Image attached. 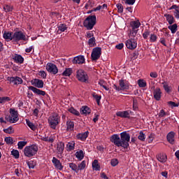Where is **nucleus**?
Listing matches in <instances>:
<instances>
[{"label":"nucleus","instance_id":"obj_23","mask_svg":"<svg viewBox=\"0 0 179 179\" xmlns=\"http://www.w3.org/2000/svg\"><path fill=\"white\" fill-rule=\"evenodd\" d=\"M13 32L10 31H4L3 34V38L4 40H6L7 41H11V40H13Z\"/></svg>","mask_w":179,"mask_h":179},{"label":"nucleus","instance_id":"obj_18","mask_svg":"<svg viewBox=\"0 0 179 179\" xmlns=\"http://www.w3.org/2000/svg\"><path fill=\"white\" fill-rule=\"evenodd\" d=\"M153 97L157 101H160L162 99V90L159 87L155 88L153 90Z\"/></svg>","mask_w":179,"mask_h":179},{"label":"nucleus","instance_id":"obj_57","mask_svg":"<svg viewBox=\"0 0 179 179\" xmlns=\"http://www.w3.org/2000/svg\"><path fill=\"white\" fill-rule=\"evenodd\" d=\"M27 163L29 166V169H34V167L36 166V164L33 161H29L27 162Z\"/></svg>","mask_w":179,"mask_h":179},{"label":"nucleus","instance_id":"obj_27","mask_svg":"<svg viewBox=\"0 0 179 179\" xmlns=\"http://www.w3.org/2000/svg\"><path fill=\"white\" fill-rule=\"evenodd\" d=\"M81 114H84L85 115H88L90 114L91 110L88 106H83L80 109Z\"/></svg>","mask_w":179,"mask_h":179},{"label":"nucleus","instance_id":"obj_5","mask_svg":"<svg viewBox=\"0 0 179 179\" xmlns=\"http://www.w3.org/2000/svg\"><path fill=\"white\" fill-rule=\"evenodd\" d=\"M5 119L8 122H10V124H15V122H17L19 121V115L17 111L13 108H10V115L6 116Z\"/></svg>","mask_w":179,"mask_h":179},{"label":"nucleus","instance_id":"obj_38","mask_svg":"<svg viewBox=\"0 0 179 179\" xmlns=\"http://www.w3.org/2000/svg\"><path fill=\"white\" fill-rule=\"evenodd\" d=\"M92 96L95 99L98 106H100V100H101V95L96 94V92L92 93Z\"/></svg>","mask_w":179,"mask_h":179},{"label":"nucleus","instance_id":"obj_55","mask_svg":"<svg viewBox=\"0 0 179 179\" xmlns=\"http://www.w3.org/2000/svg\"><path fill=\"white\" fill-rule=\"evenodd\" d=\"M10 98L8 96L1 97V104H2V103H6V101H10Z\"/></svg>","mask_w":179,"mask_h":179},{"label":"nucleus","instance_id":"obj_11","mask_svg":"<svg viewBox=\"0 0 179 179\" xmlns=\"http://www.w3.org/2000/svg\"><path fill=\"white\" fill-rule=\"evenodd\" d=\"M101 55V48H94L92 50V54H91V59L92 61H97L99 58H100V56Z\"/></svg>","mask_w":179,"mask_h":179},{"label":"nucleus","instance_id":"obj_50","mask_svg":"<svg viewBox=\"0 0 179 179\" xmlns=\"http://www.w3.org/2000/svg\"><path fill=\"white\" fill-rule=\"evenodd\" d=\"M3 132H5V134H13V132H15V130L13 129V127H9L7 129H4Z\"/></svg>","mask_w":179,"mask_h":179},{"label":"nucleus","instance_id":"obj_34","mask_svg":"<svg viewBox=\"0 0 179 179\" xmlns=\"http://www.w3.org/2000/svg\"><path fill=\"white\" fill-rule=\"evenodd\" d=\"M26 124L31 129V131H36L37 129V126L36 124H34L33 122H30L29 120H26Z\"/></svg>","mask_w":179,"mask_h":179},{"label":"nucleus","instance_id":"obj_16","mask_svg":"<svg viewBox=\"0 0 179 179\" xmlns=\"http://www.w3.org/2000/svg\"><path fill=\"white\" fill-rule=\"evenodd\" d=\"M52 163L54 164L57 170H59V171L64 170V166H62L61 161H59L55 157H52Z\"/></svg>","mask_w":179,"mask_h":179},{"label":"nucleus","instance_id":"obj_46","mask_svg":"<svg viewBox=\"0 0 179 179\" xmlns=\"http://www.w3.org/2000/svg\"><path fill=\"white\" fill-rule=\"evenodd\" d=\"M69 113H71V114H73V115H76L77 117H79V115H80V113H79V111H78L76 109L73 108H71L70 109H69Z\"/></svg>","mask_w":179,"mask_h":179},{"label":"nucleus","instance_id":"obj_43","mask_svg":"<svg viewBox=\"0 0 179 179\" xmlns=\"http://www.w3.org/2000/svg\"><path fill=\"white\" fill-rule=\"evenodd\" d=\"M138 139H139V141H141V142H145L146 139V136L143 134V131H140Z\"/></svg>","mask_w":179,"mask_h":179},{"label":"nucleus","instance_id":"obj_17","mask_svg":"<svg viewBox=\"0 0 179 179\" xmlns=\"http://www.w3.org/2000/svg\"><path fill=\"white\" fill-rule=\"evenodd\" d=\"M85 56L83 55H78L77 57H75L72 60V63L74 64L82 65V64H85Z\"/></svg>","mask_w":179,"mask_h":179},{"label":"nucleus","instance_id":"obj_10","mask_svg":"<svg viewBox=\"0 0 179 179\" xmlns=\"http://www.w3.org/2000/svg\"><path fill=\"white\" fill-rule=\"evenodd\" d=\"M13 41H26V35L22 31H15L13 35Z\"/></svg>","mask_w":179,"mask_h":179},{"label":"nucleus","instance_id":"obj_2","mask_svg":"<svg viewBox=\"0 0 179 179\" xmlns=\"http://www.w3.org/2000/svg\"><path fill=\"white\" fill-rule=\"evenodd\" d=\"M96 22L97 18L96 17V15H90L84 20L83 26L87 30H93Z\"/></svg>","mask_w":179,"mask_h":179},{"label":"nucleus","instance_id":"obj_63","mask_svg":"<svg viewBox=\"0 0 179 179\" xmlns=\"http://www.w3.org/2000/svg\"><path fill=\"white\" fill-rule=\"evenodd\" d=\"M136 1V0H126V3H127V5H134Z\"/></svg>","mask_w":179,"mask_h":179},{"label":"nucleus","instance_id":"obj_35","mask_svg":"<svg viewBox=\"0 0 179 179\" xmlns=\"http://www.w3.org/2000/svg\"><path fill=\"white\" fill-rule=\"evenodd\" d=\"M137 84L138 85L139 87H146V86H148L146 80L143 79H138L137 80Z\"/></svg>","mask_w":179,"mask_h":179},{"label":"nucleus","instance_id":"obj_64","mask_svg":"<svg viewBox=\"0 0 179 179\" xmlns=\"http://www.w3.org/2000/svg\"><path fill=\"white\" fill-rule=\"evenodd\" d=\"M166 115V112L164 110L162 109L159 113V117H164Z\"/></svg>","mask_w":179,"mask_h":179},{"label":"nucleus","instance_id":"obj_37","mask_svg":"<svg viewBox=\"0 0 179 179\" xmlns=\"http://www.w3.org/2000/svg\"><path fill=\"white\" fill-rule=\"evenodd\" d=\"M99 85L101 86L103 89H105V90H110V88H108L107 86V83L103 80H100L99 81Z\"/></svg>","mask_w":179,"mask_h":179},{"label":"nucleus","instance_id":"obj_24","mask_svg":"<svg viewBox=\"0 0 179 179\" xmlns=\"http://www.w3.org/2000/svg\"><path fill=\"white\" fill-rule=\"evenodd\" d=\"M157 159L160 163H166L167 162V155L164 153H160L157 155Z\"/></svg>","mask_w":179,"mask_h":179},{"label":"nucleus","instance_id":"obj_22","mask_svg":"<svg viewBox=\"0 0 179 179\" xmlns=\"http://www.w3.org/2000/svg\"><path fill=\"white\" fill-rule=\"evenodd\" d=\"M12 58L14 62H16V64H23V62H24V59L23 58V57L18 54H15L14 55H12Z\"/></svg>","mask_w":179,"mask_h":179},{"label":"nucleus","instance_id":"obj_59","mask_svg":"<svg viewBox=\"0 0 179 179\" xmlns=\"http://www.w3.org/2000/svg\"><path fill=\"white\" fill-rule=\"evenodd\" d=\"M39 73H40V76H41V78H43V79H45L47 78V73H45V71H41L39 72Z\"/></svg>","mask_w":179,"mask_h":179},{"label":"nucleus","instance_id":"obj_56","mask_svg":"<svg viewBox=\"0 0 179 179\" xmlns=\"http://www.w3.org/2000/svg\"><path fill=\"white\" fill-rule=\"evenodd\" d=\"M110 164L113 167H115V166L118 165V159H113L110 161Z\"/></svg>","mask_w":179,"mask_h":179},{"label":"nucleus","instance_id":"obj_29","mask_svg":"<svg viewBox=\"0 0 179 179\" xmlns=\"http://www.w3.org/2000/svg\"><path fill=\"white\" fill-rule=\"evenodd\" d=\"M164 17H166V21L169 24H173L174 23V17L170 14H164Z\"/></svg>","mask_w":179,"mask_h":179},{"label":"nucleus","instance_id":"obj_25","mask_svg":"<svg viewBox=\"0 0 179 179\" xmlns=\"http://www.w3.org/2000/svg\"><path fill=\"white\" fill-rule=\"evenodd\" d=\"M87 136H89V131H85L84 133L77 134L76 138L80 141H86V139H87Z\"/></svg>","mask_w":179,"mask_h":179},{"label":"nucleus","instance_id":"obj_1","mask_svg":"<svg viewBox=\"0 0 179 179\" xmlns=\"http://www.w3.org/2000/svg\"><path fill=\"white\" fill-rule=\"evenodd\" d=\"M131 141V136L127 131L120 133V138L118 134H113L110 136V142L117 148H123L128 149L129 146V141Z\"/></svg>","mask_w":179,"mask_h":179},{"label":"nucleus","instance_id":"obj_3","mask_svg":"<svg viewBox=\"0 0 179 179\" xmlns=\"http://www.w3.org/2000/svg\"><path fill=\"white\" fill-rule=\"evenodd\" d=\"M37 152H38V146L36 144L26 146L24 148V155L27 157H33V156L37 155Z\"/></svg>","mask_w":179,"mask_h":179},{"label":"nucleus","instance_id":"obj_9","mask_svg":"<svg viewBox=\"0 0 179 179\" xmlns=\"http://www.w3.org/2000/svg\"><path fill=\"white\" fill-rule=\"evenodd\" d=\"M126 47L129 50H135L138 47V41L136 38H133L126 41Z\"/></svg>","mask_w":179,"mask_h":179},{"label":"nucleus","instance_id":"obj_31","mask_svg":"<svg viewBox=\"0 0 179 179\" xmlns=\"http://www.w3.org/2000/svg\"><path fill=\"white\" fill-rule=\"evenodd\" d=\"M67 131H73V128H75V124L71 120H67Z\"/></svg>","mask_w":179,"mask_h":179},{"label":"nucleus","instance_id":"obj_42","mask_svg":"<svg viewBox=\"0 0 179 179\" xmlns=\"http://www.w3.org/2000/svg\"><path fill=\"white\" fill-rule=\"evenodd\" d=\"M78 171L79 170L82 171V170H85V169H86V161H83L80 164H78Z\"/></svg>","mask_w":179,"mask_h":179},{"label":"nucleus","instance_id":"obj_60","mask_svg":"<svg viewBox=\"0 0 179 179\" xmlns=\"http://www.w3.org/2000/svg\"><path fill=\"white\" fill-rule=\"evenodd\" d=\"M115 48H117V50H122L124 48V43H119L118 45H116Z\"/></svg>","mask_w":179,"mask_h":179},{"label":"nucleus","instance_id":"obj_15","mask_svg":"<svg viewBox=\"0 0 179 179\" xmlns=\"http://www.w3.org/2000/svg\"><path fill=\"white\" fill-rule=\"evenodd\" d=\"M129 114H132L131 110L118 111L116 113L117 117H120L121 118H131Z\"/></svg>","mask_w":179,"mask_h":179},{"label":"nucleus","instance_id":"obj_40","mask_svg":"<svg viewBox=\"0 0 179 179\" xmlns=\"http://www.w3.org/2000/svg\"><path fill=\"white\" fill-rule=\"evenodd\" d=\"M88 45H90V47H94V45H96V38H90L88 40Z\"/></svg>","mask_w":179,"mask_h":179},{"label":"nucleus","instance_id":"obj_14","mask_svg":"<svg viewBox=\"0 0 179 179\" xmlns=\"http://www.w3.org/2000/svg\"><path fill=\"white\" fill-rule=\"evenodd\" d=\"M31 83L35 87H38V89H43L44 87V82L43 80L35 78L31 81Z\"/></svg>","mask_w":179,"mask_h":179},{"label":"nucleus","instance_id":"obj_8","mask_svg":"<svg viewBox=\"0 0 179 179\" xmlns=\"http://www.w3.org/2000/svg\"><path fill=\"white\" fill-rule=\"evenodd\" d=\"M130 27H131L130 34L132 37H135L138 34V29L141 27V22H139V20L131 21L130 22Z\"/></svg>","mask_w":179,"mask_h":179},{"label":"nucleus","instance_id":"obj_19","mask_svg":"<svg viewBox=\"0 0 179 179\" xmlns=\"http://www.w3.org/2000/svg\"><path fill=\"white\" fill-rule=\"evenodd\" d=\"M65 150V143L62 141H59L57 143V155H62Z\"/></svg>","mask_w":179,"mask_h":179},{"label":"nucleus","instance_id":"obj_45","mask_svg":"<svg viewBox=\"0 0 179 179\" xmlns=\"http://www.w3.org/2000/svg\"><path fill=\"white\" fill-rule=\"evenodd\" d=\"M162 85L166 93H170V92H171V90H170V87H169V84L167 83V82L164 81V83H162Z\"/></svg>","mask_w":179,"mask_h":179},{"label":"nucleus","instance_id":"obj_4","mask_svg":"<svg viewBox=\"0 0 179 179\" xmlns=\"http://www.w3.org/2000/svg\"><path fill=\"white\" fill-rule=\"evenodd\" d=\"M59 122H61V116L58 113H53L48 118V124L52 129H57V125Z\"/></svg>","mask_w":179,"mask_h":179},{"label":"nucleus","instance_id":"obj_52","mask_svg":"<svg viewBox=\"0 0 179 179\" xmlns=\"http://www.w3.org/2000/svg\"><path fill=\"white\" fill-rule=\"evenodd\" d=\"M116 7L119 13H122V12H124V6H122V4L117 3L116 4Z\"/></svg>","mask_w":179,"mask_h":179},{"label":"nucleus","instance_id":"obj_20","mask_svg":"<svg viewBox=\"0 0 179 179\" xmlns=\"http://www.w3.org/2000/svg\"><path fill=\"white\" fill-rule=\"evenodd\" d=\"M175 136H176V133L174 131H170L167 134L166 139L171 145H174V143H176V140L174 139Z\"/></svg>","mask_w":179,"mask_h":179},{"label":"nucleus","instance_id":"obj_28","mask_svg":"<svg viewBox=\"0 0 179 179\" xmlns=\"http://www.w3.org/2000/svg\"><path fill=\"white\" fill-rule=\"evenodd\" d=\"M57 29H58V33L59 34L64 33L65 30L68 29V26H66V24H59L57 27Z\"/></svg>","mask_w":179,"mask_h":179},{"label":"nucleus","instance_id":"obj_32","mask_svg":"<svg viewBox=\"0 0 179 179\" xmlns=\"http://www.w3.org/2000/svg\"><path fill=\"white\" fill-rule=\"evenodd\" d=\"M92 169L96 171H100V165L99 164V161L97 159H94L92 162Z\"/></svg>","mask_w":179,"mask_h":179},{"label":"nucleus","instance_id":"obj_48","mask_svg":"<svg viewBox=\"0 0 179 179\" xmlns=\"http://www.w3.org/2000/svg\"><path fill=\"white\" fill-rule=\"evenodd\" d=\"M26 145H27V141H19L17 143L18 149H23Z\"/></svg>","mask_w":179,"mask_h":179},{"label":"nucleus","instance_id":"obj_33","mask_svg":"<svg viewBox=\"0 0 179 179\" xmlns=\"http://www.w3.org/2000/svg\"><path fill=\"white\" fill-rule=\"evenodd\" d=\"M76 157L79 160H83V158L85 157V152H83V150H80L79 151H77L76 152Z\"/></svg>","mask_w":179,"mask_h":179},{"label":"nucleus","instance_id":"obj_61","mask_svg":"<svg viewBox=\"0 0 179 179\" xmlns=\"http://www.w3.org/2000/svg\"><path fill=\"white\" fill-rule=\"evenodd\" d=\"M150 78H157V76H158L157 72H151L150 73Z\"/></svg>","mask_w":179,"mask_h":179},{"label":"nucleus","instance_id":"obj_47","mask_svg":"<svg viewBox=\"0 0 179 179\" xmlns=\"http://www.w3.org/2000/svg\"><path fill=\"white\" fill-rule=\"evenodd\" d=\"M156 41H157V36L155 34H150V43H156Z\"/></svg>","mask_w":179,"mask_h":179},{"label":"nucleus","instance_id":"obj_6","mask_svg":"<svg viewBox=\"0 0 179 179\" xmlns=\"http://www.w3.org/2000/svg\"><path fill=\"white\" fill-rule=\"evenodd\" d=\"M76 78L83 83H89V76L83 69H79L76 71Z\"/></svg>","mask_w":179,"mask_h":179},{"label":"nucleus","instance_id":"obj_21","mask_svg":"<svg viewBox=\"0 0 179 179\" xmlns=\"http://www.w3.org/2000/svg\"><path fill=\"white\" fill-rule=\"evenodd\" d=\"M29 90H31V92H34L35 94H38V96H45V91L39 90L34 86H29Z\"/></svg>","mask_w":179,"mask_h":179},{"label":"nucleus","instance_id":"obj_30","mask_svg":"<svg viewBox=\"0 0 179 179\" xmlns=\"http://www.w3.org/2000/svg\"><path fill=\"white\" fill-rule=\"evenodd\" d=\"M67 151L72 152V150H75V141L69 142L66 144Z\"/></svg>","mask_w":179,"mask_h":179},{"label":"nucleus","instance_id":"obj_58","mask_svg":"<svg viewBox=\"0 0 179 179\" xmlns=\"http://www.w3.org/2000/svg\"><path fill=\"white\" fill-rule=\"evenodd\" d=\"M86 37L87 38H92L93 37H94V34L93 33V31H87L86 33Z\"/></svg>","mask_w":179,"mask_h":179},{"label":"nucleus","instance_id":"obj_12","mask_svg":"<svg viewBox=\"0 0 179 179\" xmlns=\"http://www.w3.org/2000/svg\"><path fill=\"white\" fill-rule=\"evenodd\" d=\"M7 80H9L10 83H12L15 86L23 83V79L19 76L8 77Z\"/></svg>","mask_w":179,"mask_h":179},{"label":"nucleus","instance_id":"obj_53","mask_svg":"<svg viewBox=\"0 0 179 179\" xmlns=\"http://www.w3.org/2000/svg\"><path fill=\"white\" fill-rule=\"evenodd\" d=\"M11 155L14 156L15 159H19V151L17 150H13Z\"/></svg>","mask_w":179,"mask_h":179},{"label":"nucleus","instance_id":"obj_39","mask_svg":"<svg viewBox=\"0 0 179 179\" xmlns=\"http://www.w3.org/2000/svg\"><path fill=\"white\" fill-rule=\"evenodd\" d=\"M70 75H72V69L67 68L65 69V71L62 73V76H69Z\"/></svg>","mask_w":179,"mask_h":179},{"label":"nucleus","instance_id":"obj_41","mask_svg":"<svg viewBox=\"0 0 179 179\" xmlns=\"http://www.w3.org/2000/svg\"><path fill=\"white\" fill-rule=\"evenodd\" d=\"M168 29L171 30V33L174 34L176 31H177V24H173V25H170L168 27Z\"/></svg>","mask_w":179,"mask_h":179},{"label":"nucleus","instance_id":"obj_7","mask_svg":"<svg viewBox=\"0 0 179 179\" xmlns=\"http://www.w3.org/2000/svg\"><path fill=\"white\" fill-rule=\"evenodd\" d=\"M119 86L117 85H113V89L117 92H121V90H128L129 89V82L127 80L121 79L119 80Z\"/></svg>","mask_w":179,"mask_h":179},{"label":"nucleus","instance_id":"obj_62","mask_svg":"<svg viewBox=\"0 0 179 179\" xmlns=\"http://www.w3.org/2000/svg\"><path fill=\"white\" fill-rule=\"evenodd\" d=\"M55 141V136H50L48 138V142L50 143H53V142Z\"/></svg>","mask_w":179,"mask_h":179},{"label":"nucleus","instance_id":"obj_49","mask_svg":"<svg viewBox=\"0 0 179 179\" xmlns=\"http://www.w3.org/2000/svg\"><path fill=\"white\" fill-rule=\"evenodd\" d=\"M150 36V31L149 29H145L143 33V37L144 40H148V38Z\"/></svg>","mask_w":179,"mask_h":179},{"label":"nucleus","instance_id":"obj_44","mask_svg":"<svg viewBox=\"0 0 179 179\" xmlns=\"http://www.w3.org/2000/svg\"><path fill=\"white\" fill-rule=\"evenodd\" d=\"M4 142H6L7 145H13V138L10 136L6 137L4 138Z\"/></svg>","mask_w":179,"mask_h":179},{"label":"nucleus","instance_id":"obj_13","mask_svg":"<svg viewBox=\"0 0 179 179\" xmlns=\"http://www.w3.org/2000/svg\"><path fill=\"white\" fill-rule=\"evenodd\" d=\"M46 69L48 72H50V73H52L53 75H57V73H58V67L52 63H48Z\"/></svg>","mask_w":179,"mask_h":179},{"label":"nucleus","instance_id":"obj_36","mask_svg":"<svg viewBox=\"0 0 179 179\" xmlns=\"http://www.w3.org/2000/svg\"><path fill=\"white\" fill-rule=\"evenodd\" d=\"M69 166L73 171H75V173H79V169H78V165H76V164L69 163Z\"/></svg>","mask_w":179,"mask_h":179},{"label":"nucleus","instance_id":"obj_54","mask_svg":"<svg viewBox=\"0 0 179 179\" xmlns=\"http://www.w3.org/2000/svg\"><path fill=\"white\" fill-rule=\"evenodd\" d=\"M133 110L136 111L138 110V100L136 99H133Z\"/></svg>","mask_w":179,"mask_h":179},{"label":"nucleus","instance_id":"obj_26","mask_svg":"<svg viewBox=\"0 0 179 179\" xmlns=\"http://www.w3.org/2000/svg\"><path fill=\"white\" fill-rule=\"evenodd\" d=\"M172 9L175 10V11L173 12L175 17L176 19H179V7H178V6L174 4L169 8V10H172Z\"/></svg>","mask_w":179,"mask_h":179},{"label":"nucleus","instance_id":"obj_51","mask_svg":"<svg viewBox=\"0 0 179 179\" xmlns=\"http://www.w3.org/2000/svg\"><path fill=\"white\" fill-rule=\"evenodd\" d=\"M3 10L6 13L12 12V10H13V6H10L9 5H6V6H3Z\"/></svg>","mask_w":179,"mask_h":179}]
</instances>
